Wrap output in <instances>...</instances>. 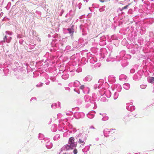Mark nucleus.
<instances>
[{"label": "nucleus", "instance_id": "3", "mask_svg": "<svg viewBox=\"0 0 154 154\" xmlns=\"http://www.w3.org/2000/svg\"><path fill=\"white\" fill-rule=\"evenodd\" d=\"M85 140L84 139H79V143L80 144L83 143H84V141Z\"/></svg>", "mask_w": 154, "mask_h": 154}, {"label": "nucleus", "instance_id": "1", "mask_svg": "<svg viewBox=\"0 0 154 154\" xmlns=\"http://www.w3.org/2000/svg\"><path fill=\"white\" fill-rule=\"evenodd\" d=\"M68 145H66L65 147L66 150H69L70 148L72 149L74 147H75L76 145L75 144L74 138L73 137H72L69 138V140Z\"/></svg>", "mask_w": 154, "mask_h": 154}, {"label": "nucleus", "instance_id": "7", "mask_svg": "<svg viewBox=\"0 0 154 154\" xmlns=\"http://www.w3.org/2000/svg\"><path fill=\"white\" fill-rule=\"evenodd\" d=\"M110 1V0H109ZM100 2L102 3L106 2L107 1V0H100Z\"/></svg>", "mask_w": 154, "mask_h": 154}, {"label": "nucleus", "instance_id": "4", "mask_svg": "<svg viewBox=\"0 0 154 154\" xmlns=\"http://www.w3.org/2000/svg\"><path fill=\"white\" fill-rule=\"evenodd\" d=\"M68 31L69 33L72 34L73 33V31L71 29H68Z\"/></svg>", "mask_w": 154, "mask_h": 154}, {"label": "nucleus", "instance_id": "9", "mask_svg": "<svg viewBox=\"0 0 154 154\" xmlns=\"http://www.w3.org/2000/svg\"><path fill=\"white\" fill-rule=\"evenodd\" d=\"M7 35H5V37H4V39H7Z\"/></svg>", "mask_w": 154, "mask_h": 154}, {"label": "nucleus", "instance_id": "5", "mask_svg": "<svg viewBox=\"0 0 154 154\" xmlns=\"http://www.w3.org/2000/svg\"><path fill=\"white\" fill-rule=\"evenodd\" d=\"M129 5H127L124 6V7L122 8V10L127 9Z\"/></svg>", "mask_w": 154, "mask_h": 154}, {"label": "nucleus", "instance_id": "8", "mask_svg": "<svg viewBox=\"0 0 154 154\" xmlns=\"http://www.w3.org/2000/svg\"><path fill=\"white\" fill-rule=\"evenodd\" d=\"M84 88V85H81V86H80V88L81 89H83Z\"/></svg>", "mask_w": 154, "mask_h": 154}, {"label": "nucleus", "instance_id": "10", "mask_svg": "<svg viewBox=\"0 0 154 154\" xmlns=\"http://www.w3.org/2000/svg\"><path fill=\"white\" fill-rule=\"evenodd\" d=\"M63 154H67V153H64Z\"/></svg>", "mask_w": 154, "mask_h": 154}, {"label": "nucleus", "instance_id": "6", "mask_svg": "<svg viewBox=\"0 0 154 154\" xmlns=\"http://www.w3.org/2000/svg\"><path fill=\"white\" fill-rule=\"evenodd\" d=\"M73 153L74 154H77V150L76 149H75L74 150Z\"/></svg>", "mask_w": 154, "mask_h": 154}, {"label": "nucleus", "instance_id": "2", "mask_svg": "<svg viewBox=\"0 0 154 154\" xmlns=\"http://www.w3.org/2000/svg\"><path fill=\"white\" fill-rule=\"evenodd\" d=\"M149 82L151 83L154 82V78L153 77H151L149 78Z\"/></svg>", "mask_w": 154, "mask_h": 154}]
</instances>
